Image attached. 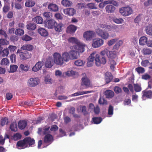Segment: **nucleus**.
Instances as JSON below:
<instances>
[{
    "mask_svg": "<svg viewBox=\"0 0 152 152\" xmlns=\"http://www.w3.org/2000/svg\"><path fill=\"white\" fill-rule=\"evenodd\" d=\"M54 63L53 59L51 57H49L47 58L45 63V66L47 68H51Z\"/></svg>",
    "mask_w": 152,
    "mask_h": 152,
    "instance_id": "obj_15",
    "label": "nucleus"
},
{
    "mask_svg": "<svg viewBox=\"0 0 152 152\" xmlns=\"http://www.w3.org/2000/svg\"><path fill=\"white\" fill-rule=\"evenodd\" d=\"M36 28V25L34 23H29L27 26V28L29 30H34Z\"/></svg>",
    "mask_w": 152,
    "mask_h": 152,
    "instance_id": "obj_52",
    "label": "nucleus"
},
{
    "mask_svg": "<svg viewBox=\"0 0 152 152\" xmlns=\"http://www.w3.org/2000/svg\"><path fill=\"white\" fill-rule=\"evenodd\" d=\"M54 64L56 65L61 66L64 64L62 56L60 53L55 52L53 54Z\"/></svg>",
    "mask_w": 152,
    "mask_h": 152,
    "instance_id": "obj_4",
    "label": "nucleus"
},
{
    "mask_svg": "<svg viewBox=\"0 0 152 152\" xmlns=\"http://www.w3.org/2000/svg\"><path fill=\"white\" fill-rule=\"evenodd\" d=\"M56 23V22L53 19L47 20L45 21V26L48 28H52Z\"/></svg>",
    "mask_w": 152,
    "mask_h": 152,
    "instance_id": "obj_11",
    "label": "nucleus"
},
{
    "mask_svg": "<svg viewBox=\"0 0 152 152\" xmlns=\"http://www.w3.org/2000/svg\"><path fill=\"white\" fill-rule=\"evenodd\" d=\"M77 29L76 26L71 25L69 26L67 28V32L68 33L71 34L74 33Z\"/></svg>",
    "mask_w": 152,
    "mask_h": 152,
    "instance_id": "obj_25",
    "label": "nucleus"
},
{
    "mask_svg": "<svg viewBox=\"0 0 152 152\" xmlns=\"http://www.w3.org/2000/svg\"><path fill=\"white\" fill-rule=\"evenodd\" d=\"M9 44V41L7 40L6 39L3 38L0 39V44L2 45H7Z\"/></svg>",
    "mask_w": 152,
    "mask_h": 152,
    "instance_id": "obj_55",
    "label": "nucleus"
},
{
    "mask_svg": "<svg viewBox=\"0 0 152 152\" xmlns=\"http://www.w3.org/2000/svg\"><path fill=\"white\" fill-rule=\"evenodd\" d=\"M16 54L18 55L20 58L23 60L29 59L31 57V54L27 51L22 52L21 50L18 49Z\"/></svg>",
    "mask_w": 152,
    "mask_h": 152,
    "instance_id": "obj_5",
    "label": "nucleus"
},
{
    "mask_svg": "<svg viewBox=\"0 0 152 152\" xmlns=\"http://www.w3.org/2000/svg\"><path fill=\"white\" fill-rule=\"evenodd\" d=\"M43 62L39 61L37 62L35 65L32 67V70L33 71L36 72L39 71L41 69L43 66Z\"/></svg>",
    "mask_w": 152,
    "mask_h": 152,
    "instance_id": "obj_16",
    "label": "nucleus"
},
{
    "mask_svg": "<svg viewBox=\"0 0 152 152\" xmlns=\"http://www.w3.org/2000/svg\"><path fill=\"white\" fill-rule=\"evenodd\" d=\"M10 129L11 130L16 132L18 129L17 124L16 122L12 123L10 125Z\"/></svg>",
    "mask_w": 152,
    "mask_h": 152,
    "instance_id": "obj_42",
    "label": "nucleus"
},
{
    "mask_svg": "<svg viewBox=\"0 0 152 152\" xmlns=\"http://www.w3.org/2000/svg\"><path fill=\"white\" fill-rule=\"evenodd\" d=\"M0 36L4 37L5 38H8V36L6 31L2 29H0Z\"/></svg>",
    "mask_w": 152,
    "mask_h": 152,
    "instance_id": "obj_57",
    "label": "nucleus"
},
{
    "mask_svg": "<svg viewBox=\"0 0 152 152\" xmlns=\"http://www.w3.org/2000/svg\"><path fill=\"white\" fill-rule=\"evenodd\" d=\"M112 20L114 22L117 24H121L123 23L124 21L122 18H117L114 17L112 18Z\"/></svg>",
    "mask_w": 152,
    "mask_h": 152,
    "instance_id": "obj_29",
    "label": "nucleus"
},
{
    "mask_svg": "<svg viewBox=\"0 0 152 152\" xmlns=\"http://www.w3.org/2000/svg\"><path fill=\"white\" fill-rule=\"evenodd\" d=\"M21 137V136L20 133H17L13 135L12 137V139L14 140H17L20 139Z\"/></svg>",
    "mask_w": 152,
    "mask_h": 152,
    "instance_id": "obj_58",
    "label": "nucleus"
},
{
    "mask_svg": "<svg viewBox=\"0 0 152 152\" xmlns=\"http://www.w3.org/2000/svg\"><path fill=\"white\" fill-rule=\"evenodd\" d=\"M97 34L102 39L106 40L110 37L109 33L99 28L96 31Z\"/></svg>",
    "mask_w": 152,
    "mask_h": 152,
    "instance_id": "obj_8",
    "label": "nucleus"
},
{
    "mask_svg": "<svg viewBox=\"0 0 152 152\" xmlns=\"http://www.w3.org/2000/svg\"><path fill=\"white\" fill-rule=\"evenodd\" d=\"M95 36V32L92 31H88L84 32L83 34V37L87 40H91Z\"/></svg>",
    "mask_w": 152,
    "mask_h": 152,
    "instance_id": "obj_9",
    "label": "nucleus"
},
{
    "mask_svg": "<svg viewBox=\"0 0 152 152\" xmlns=\"http://www.w3.org/2000/svg\"><path fill=\"white\" fill-rule=\"evenodd\" d=\"M23 140L26 145L27 147H28L32 146L35 143L34 140L29 137L25 138Z\"/></svg>",
    "mask_w": 152,
    "mask_h": 152,
    "instance_id": "obj_14",
    "label": "nucleus"
},
{
    "mask_svg": "<svg viewBox=\"0 0 152 152\" xmlns=\"http://www.w3.org/2000/svg\"><path fill=\"white\" fill-rule=\"evenodd\" d=\"M83 91H79L70 95L71 96H78L83 95Z\"/></svg>",
    "mask_w": 152,
    "mask_h": 152,
    "instance_id": "obj_63",
    "label": "nucleus"
},
{
    "mask_svg": "<svg viewBox=\"0 0 152 152\" xmlns=\"http://www.w3.org/2000/svg\"><path fill=\"white\" fill-rule=\"evenodd\" d=\"M145 31L146 34L150 35L152 36V25H149L145 27Z\"/></svg>",
    "mask_w": 152,
    "mask_h": 152,
    "instance_id": "obj_34",
    "label": "nucleus"
},
{
    "mask_svg": "<svg viewBox=\"0 0 152 152\" xmlns=\"http://www.w3.org/2000/svg\"><path fill=\"white\" fill-rule=\"evenodd\" d=\"M119 13L124 17L128 16L133 13L132 9L129 7H123L119 9Z\"/></svg>",
    "mask_w": 152,
    "mask_h": 152,
    "instance_id": "obj_3",
    "label": "nucleus"
},
{
    "mask_svg": "<svg viewBox=\"0 0 152 152\" xmlns=\"http://www.w3.org/2000/svg\"><path fill=\"white\" fill-rule=\"evenodd\" d=\"M116 52L113 51H108L107 52V55L109 58L113 59L116 56Z\"/></svg>",
    "mask_w": 152,
    "mask_h": 152,
    "instance_id": "obj_35",
    "label": "nucleus"
},
{
    "mask_svg": "<svg viewBox=\"0 0 152 152\" xmlns=\"http://www.w3.org/2000/svg\"><path fill=\"white\" fill-rule=\"evenodd\" d=\"M27 125V122L25 121H20L18 123L19 128L21 130L24 129Z\"/></svg>",
    "mask_w": 152,
    "mask_h": 152,
    "instance_id": "obj_30",
    "label": "nucleus"
},
{
    "mask_svg": "<svg viewBox=\"0 0 152 152\" xmlns=\"http://www.w3.org/2000/svg\"><path fill=\"white\" fill-rule=\"evenodd\" d=\"M118 40L117 38H115L107 42L108 45L110 46L113 45Z\"/></svg>",
    "mask_w": 152,
    "mask_h": 152,
    "instance_id": "obj_61",
    "label": "nucleus"
},
{
    "mask_svg": "<svg viewBox=\"0 0 152 152\" xmlns=\"http://www.w3.org/2000/svg\"><path fill=\"white\" fill-rule=\"evenodd\" d=\"M69 42L75 45L73 46V48L77 50L78 52H83L85 50V45L81 42L77 38L74 37H71L68 39Z\"/></svg>",
    "mask_w": 152,
    "mask_h": 152,
    "instance_id": "obj_2",
    "label": "nucleus"
},
{
    "mask_svg": "<svg viewBox=\"0 0 152 152\" xmlns=\"http://www.w3.org/2000/svg\"><path fill=\"white\" fill-rule=\"evenodd\" d=\"M76 12V10L72 8H66L63 10V12L64 14L69 16H73Z\"/></svg>",
    "mask_w": 152,
    "mask_h": 152,
    "instance_id": "obj_13",
    "label": "nucleus"
},
{
    "mask_svg": "<svg viewBox=\"0 0 152 152\" xmlns=\"http://www.w3.org/2000/svg\"><path fill=\"white\" fill-rule=\"evenodd\" d=\"M92 121L95 124H100L102 121V119L100 117H94L92 118Z\"/></svg>",
    "mask_w": 152,
    "mask_h": 152,
    "instance_id": "obj_43",
    "label": "nucleus"
},
{
    "mask_svg": "<svg viewBox=\"0 0 152 152\" xmlns=\"http://www.w3.org/2000/svg\"><path fill=\"white\" fill-rule=\"evenodd\" d=\"M45 81L47 84H51L52 83V80L49 75H48L45 77Z\"/></svg>",
    "mask_w": 152,
    "mask_h": 152,
    "instance_id": "obj_48",
    "label": "nucleus"
},
{
    "mask_svg": "<svg viewBox=\"0 0 152 152\" xmlns=\"http://www.w3.org/2000/svg\"><path fill=\"white\" fill-rule=\"evenodd\" d=\"M113 107L111 105H110L108 110V115L107 116V117H110L112 116L113 114Z\"/></svg>",
    "mask_w": 152,
    "mask_h": 152,
    "instance_id": "obj_47",
    "label": "nucleus"
},
{
    "mask_svg": "<svg viewBox=\"0 0 152 152\" xmlns=\"http://www.w3.org/2000/svg\"><path fill=\"white\" fill-rule=\"evenodd\" d=\"M63 62H68L71 60L69 52H63L61 55Z\"/></svg>",
    "mask_w": 152,
    "mask_h": 152,
    "instance_id": "obj_20",
    "label": "nucleus"
},
{
    "mask_svg": "<svg viewBox=\"0 0 152 152\" xmlns=\"http://www.w3.org/2000/svg\"><path fill=\"white\" fill-rule=\"evenodd\" d=\"M48 7L50 11L54 12L57 11L58 10V7L55 4H50Z\"/></svg>",
    "mask_w": 152,
    "mask_h": 152,
    "instance_id": "obj_22",
    "label": "nucleus"
},
{
    "mask_svg": "<svg viewBox=\"0 0 152 152\" xmlns=\"http://www.w3.org/2000/svg\"><path fill=\"white\" fill-rule=\"evenodd\" d=\"M142 99L143 100L145 99V98H151L152 97V91L145 90L142 91Z\"/></svg>",
    "mask_w": 152,
    "mask_h": 152,
    "instance_id": "obj_17",
    "label": "nucleus"
},
{
    "mask_svg": "<svg viewBox=\"0 0 152 152\" xmlns=\"http://www.w3.org/2000/svg\"><path fill=\"white\" fill-rule=\"evenodd\" d=\"M142 53L144 55H149L151 53L152 51L149 48H144L142 50Z\"/></svg>",
    "mask_w": 152,
    "mask_h": 152,
    "instance_id": "obj_49",
    "label": "nucleus"
},
{
    "mask_svg": "<svg viewBox=\"0 0 152 152\" xmlns=\"http://www.w3.org/2000/svg\"><path fill=\"white\" fill-rule=\"evenodd\" d=\"M71 60L76 59L78 58L79 56L78 52L77 50H72L69 52ZM81 53V52H80Z\"/></svg>",
    "mask_w": 152,
    "mask_h": 152,
    "instance_id": "obj_12",
    "label": "nucleus"
},
{
    "mask_svg": "<svg viewBox=\"0 0 152 152\" xmlns=\"http://www.w3.org/2000/svg\"><path fill=\"white\" fill-rule=\"evenodd\" d=\"M18 68V66L17 65H12L10 66V69L9 72L13 73L15 72Z\"/></svg>",
    "mask_w": 152,
    "mask_h": 152,
    "instance_id": "obj_56",
    "label": "nucleus"
},
{
    "mask_svg": "<svg viewBox=\"0 0 152 152\" xmlns=\"http://www.w3.org/2000/svg\"><path fill=\"white\" fill-rule=\"evenodd\" d=\"M113 78V76L110 72H107L105 74V79L107 83L110 82Z\"/></svg>",
    "mask_w": 152,
    "mask_h": 152,
    "instance_id": "obj_23",
    "label": "nucleus"
},
{
    "mask_svg": "<svg viewBox=\"0 0 152 152\" xmlns=\"http://www.w3.org/2000/svg\"><path fill=\"white\" fill-rule=\"evenodd\" d=\"M64 28V25L63 24L61 23H56L54 26V28L55 30L58 32L62 31L63 28Z\"/></svg>",
    "mask_w": 152,
    "mask_h": 152,
    "instance_id": "obj_19",
    "label": "nucleus"
},
{
    "mask_svg": "<svg viewBox=\"0 0 152 152\" xmlns=\"http://www.w3.org/2000/svg\"><path fill=\"white\" fill-rule=\"evenodd\" d=\"M32 38L28 35L25 34L22 37V39L26 41H28L31 40Z\"/></svg>",
    "mask_w": 152,
    "mask_h": 152,
    "instance_id": "obj_60",
    "label": "nucleus"
},
{
    "mask_svg": "<svg viewBox=\"0 0 152 152\" xmlns=\"http://www.w3.org/2000/svg\"><path fill=\"white\" fill-rule=\"evenodd\" d=\"M116 10V8L111 4H108L105 7L106 12L108 13H113Z\"/></svg>",
    "mask_w": 152,
    "mask_h": 152,
    "instance_id": "obj_18",
    "label": "nucleus"
},
{
    "mask_svg": "<svg viewBox=\"0 0 152 152\" xmlns=\"http://www.w3.org/2000/svg\"><path fill=\"white\" fill-rule=\"evenodd\" d=\"M34 22H36L38 24H41L43 22V19L40 16H37L35 17L33 19Z\"/></svg>",
    "mask_w": 152,
    "mask_h": 152,
    "instance_id": "obj_36",
    "label": "nucleus"
},
{
    "mask_svg": "<svg viewBox=\"0 0 152 152\" xmlns=\"http://www.w3.org/2000/svg\"><path fill=\"white\" fill-rule=\"evenodd\" d=\"M53 141L52 136L50 134H47L45 135L44 138V142L46 143H48V145L51 144Z\"/></svg>",
    "mask_w": 152,
    "mask_h": 152,
    "instance_id": "obj_21",
    "label": "nucleus"
},
{
    "mask_svg": "<svg viewBox=\"0 0 152 152\" xmlns=\"http://www.w3.org/2000/svg\"><path fill=\"white\" fill-rule=\"evenodd\" d=\"M50 129V127L47 126L43 128H39L38 129V133H40L42 132L44 134H45L48 132Z\"/></svg>",
    "mask_w": 152,
    "mask_h": 152,
    "instance_id": "obj_32",
    "label": "nucleus"
},
{
    "mask_svg": "<svg viewBox=\"0 0 152 152\" xmlns=\"http://www.w3.org/2000/svg\"><path fill=\"white\" fill-rule=\"evenodd\" d=\"M123 41L121 40H119L113 46V49L115 50H118L120 46L122 45Z\"/></svg>",
    "mask_w": 152,
    "mask_h": 152,
    "instance_id": "obj_46",
    "label": "nucleus"
},
{
    "mask_svg": "<svg viewBox=\"0 0 152 152\" xmlns=\"http://www.w3.org/2000/svg\"><path fill=\"white\" fill-rule=\"evenodd\" d=\"M86 6L88 8L91 9H95L97 8L96 5L94 3H88L87 4Z\"/></svg>",
    "mask_w": 152,
    "mask_h": 152,
    "instance_id": "obj_53",
    "label": "nucleus"
},
{
    "mask_svg": "<svg viewBox=\"0 0 152 152\" xmlns=\"http://www.w3.org/2000/svg\"><path fill=\"white\" fill-rule=\"evenodd\" d=\"M112 30L114 32L117 33L119 32L120 31V29L119 26L118 25H113Z\"/></svg>",
    "mask_w": 152,
    "mask_h": 152,
    "instance_id": "obj_64",
    "label": "nucleus"
},
{
    "mask_svg": "<svg viewBox=\"0 0 152 152\" xmlns=\"http://www.w3.org/2000/svg\"><path fill=\"white\" fill-rule=\"evenodd\" d=\"M20 68L21 70L25 72H27L28 70L29 66L26 64H21L20 65Z\"/></svg>",
    "mask_w": 152,
    "mask_h": 152,
    "instance_id": "obj_44",
    "label": "nucleus"
},
{
    "mask_svg": "<svg viewBox=\"0 0 152 152\" xmlns=\"http://www.w3.org/2000/svg\"><path fill=\"white\" fill-rule=\"evenodd\" d=\"M35 4L34 1L32 0H27L26 1L25 6L28 7H31L34 6Z\"/></svg>",
    "mask_w": 152,
    "mask_h": 152,
    "instance_id": "obj_28",
    "label": "nucleus"
},
{
    "mask_svg": "<svg viewBox=\"0 0 152 152\" xmlns=\"http://www.w3.org/2000/svg\"><path fill=\"white\" fill-rule=\"evenodd\" d=\"M45 45L47 49H49L50 48L52 47V43L49 39H48L46 41Z\"/></svg>",
    "mask_w": 152,
    "mask_h": 152,
    "instance_id": "obj_59",
    "label": "nucleus"
},
{
    "mask_svg": "<svg viewBox=\"0 0 152 152\" xmlns=\"http://www.w3.org/2000/svg\"><path fill=\"white\" fill-rule=\"evenodd\" d=\"M9 138V136L7 134H6L5 135V137L4 138L2 136H0V145H3L4 143L5 139Z\"/></svg>",
    "mask_w": 152,
    "mask_h": 152,
    "instance_id": "obj_54",
    "label": "nucleus"
},
{
    "mask_svg": "<svg viewBox=\"0 0 152 152\" xmlns=\"http://www.w3.org/2000/svg\"><path fill=\"white\" fill-rule=\"evenodd\" d=\"M148 40V38L145 36H142L141 37L139 41L140 45H144L146 44Z\"/></svg>",
    "mask_w": 152,
    "mask_h": 152,
    "instance_id": "obj_31",
    "label": "nucleus"
},
{
    "mask_svg": "<svg viewBox=\"0 0 152 152\" xmlns=\"http://www.w3.org/2000/svg\"><path fill=\"white\" fill-rule=\"evenodd\" d=\"M104 43V41L102 39L96 38L93 39L92 46L94 48H96L102 45Z\"/></svg>",
    "mask_w": 152,
    "mask_h": 152,
    "instance_id": "obj_6",
    "label": "nucleus"
},
{
    "mask_svg": "<svg viewBox=\"0 0 152 152\" xmlns=\"http://www.w3.org/2000/svg\"><path fill=\"white\" fill-rule=\"evenodd\" d=\"M85 62V61L81 60L76 61L74 63L77 66H81L83 65Z\"/></svg>",
    "mask_w": 152,
    "mask_h": 152,
    "instance_id": "obj_45",
    "label": "nucleus"
},
{
    "mask_svg": "<svg viewBox=\"0 0 152 152\" xmlns=\"http://www.w3.org/2000/svg\"><path fill=\"white\" fill-rule=\"evenodd\" d=\"M17 148L19 149H24L27 147V145L24 143L23 140L18 141L17 144Z\"/></svg>",
    "mask_w": 152,
    "mask_h": 152,
    "instance_id": "obj_26",
    "label": "nucleus"
},
{
    "mask_svg": "<svg viewBox=\"0 0 152 152\" xmlns=\"http://www.w3.org/2000/svg\"><path fill=\"white\" fill-rule=\"evenodd\" d=\"M40 82L38 77H32L29 79L27 81V85L30 87H34L38 85Z\"/></svg>",
    "mask_w": 152,
    "mask_h": 152,
    "instance_id": "obj_7",
    "label": "nucleus"
},
{
    "mask_svg": "<svg viewBox=\"0 0 152 152\" xmlns=\"http://www.w3.org/2000/svg\"><path fill=\"white\" fill-rule=\"evenodd\" d=\"M24 33V30L20 28L16 29L15 32V34L19 36L23 35Z\"/></svg>",
    "mask_w": 152,
    "mask_h": 152,
    "instance_id": "obj_51",
    "label": "nucleus"
},
{
    "mask_svg": "<svg viewBox=\"0 0 152 152\" xmlns=\"http://www.w3.org/2000/svg\"><path fill=\"white\" fill-rule=\"evenodd\" d=\"M61 4L64 7H68L71 6L72 2L68 0H63L61 1Z\"/></svg>",
    "mask_w": 152,
    "mask_h": 152,
    "instance_id": "obj_39",
    "label": "nucleus"
},
{
    "mask_svg": "<svg viewBox=\"0 0 152 152\" xmlns=\"http://www.w3.org/2000/svg\"><path fill=\"white\" fill-rule=\"evenodd\" d=\"M95 52L99 56V61H102L103 60V58L104 59V60L105 61V63L106 62V60L105 59V57L104 56V55L107 52L105 50H103L100 53V56L96 52Z\"/></svg>",
    "mask_w": 152,
    "mask_h": 152,
    "instance_id": "obj_33",
    "label": "nucleus"
},
{
    "mask_svg": "<svg viewBox=\"0 0 152 152\" xmlns=\"http://www.w3.org/2000/svg\"><path fill=\"white\" fill-rule=\"evenodd\" d=\"M10 61L7 58H3L0 62V64L2 66H8L9 65Z\"/></svg>",
    "mask_w": 152,
    "mask_h": 152,
    "instance_id": "obj_38",
    "label": "nucleus"
},
{
    "mask_svg": "<svg viewBox=\"0 0 152 152\" xmlns=\"http://www.w3.org/2000/svg\"><path fill=\"white\" fill-rule=\"evenodd\" d=\"M76 72L72 70H68L66 72V75L68 76H71L75 74Z\"/></svg>",
    "mask_w": 152,
    "mask_h": 152,
    "instance_id": "obj_62",
    "label": "nucleus"
},
{
    "mask_svg": "<svg viewBox=\"0 0 152 152\" xmlns=\"http://www.w3.org/2000/svg\"><path fill=\"white\" fill-rule=\"evenodd\" d=\"M82 82L81 85L83 86H84V89L87 88L92 86V85L88 79L86 77H84L81 79Z\"/></svg>",
    "mask_w": 152,
    "mask_h": 152,
    "instance_id": "obj_10",
    "label": "nucleus"
},
{
    "mask_svg": "<svg viewBox=\"0 0 152 152\" xmlns=\"http://www.w3.org/2000/svg\"><path fill=\"white\" fill-rule=\"evenodd\" d=\"M113 25H107L106 24H102L99 25V28L106 29L109 31L112 30Z\"/></svg>",
    "mask_w": 152,
    "mask_h": 152,
    "instance_id": "obj_27",
    "label": "nucleus"
},
{
    "mask_svg": "<svg viewBox=\"0 0 152 152\" xmlns=\"http://www.w3.org/2000/svg\"><path fill=\"white\" fill-rule=\"evenodd\" d=\"M105 94L107 98H111L114 96V93L112 91L107 90L105 91Z\"/></svg>",
    "mask_w": 152,
    "mask_h": 152,
    "instance_id": "obj_40",
    "label": "nucleus"
},
{
    "mask_svg": "<svg viewBox=\"0 0 152 152\" xmlns=\"http://www.w3.org/2000/svg\"><path fill=\"white\" fill-rule=\"evenodd\" d=\"M134 88L136 92H140L141 91L142 88L141 86L137 84H134Z\"/></svg>",
    "mask_w": 152,
    "mask_h": 152,
    "instance_id": "obj_50",
    "label": "nucleus"
},
{
    "mask_svg": "<svg viewBox=\"0 0 152 152\" xmlns=\"http://www.w3.org/2000/svg\"><path fill=\"white\" fill-rule=\"evenodd\" d=\"M38 31L39 33L42 36L45 37L48 35L47 31L43 28L39 29Z\"/></svg>",
    "mask_w": 152,
    "mask_h": 152,
    "instance_id": "obj_37",
    "label": "nucleus"
},
{
    "mask_svg": "<svg viewBox=\"0 0 152 152\" xmlns=\"http://www.w3.org/2000/svg\"><path fill=\"white\" fill-rule=\"evenodd\" d=\"M34 48L33 45L27 44L23 45L21 48V50L27 51H31Z\"/></svg>",
    "mask_w": 152,
    "mask_h": 152,
    "instance_id": "obj_24",
    "label": "nucleus"
},
{
    "mask_svg": "<svg viewBox=\"0 0 152 152\" xmlns=\"http://www.w3.org/2000/svg\"><path fill=\"white\" fill-rule=\"evenodd\" d=\"M98 57V55L95 52L92 53L88 58L87 64V66L90 67L92 66L94 64V61L97 66H99L101 64H105V61L104 59L103 58V60L99 61Z\"/></svg>",
    "mask_w": 152,
    "mask_h": 152,
    "instance_id": "obj_1",
    "label": "nucleus"
},
{
    "mask_svg": "<svg viewBox=\"0 0 152 152\" xmlns=\"http://www.w3.org/2000/svg\"><path fill=\"white\" fill-rule=\"evenodd\" d=\"M9 53L8 48H6L2 50L0 55L3 57L7 56Z\"/></svg>",
    "mask_w": 152,
    "mask_h": 152,
    "instance_id": "obj_41",
    "label": "nucleus"
}]
</instances>
